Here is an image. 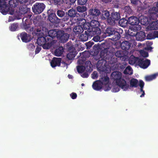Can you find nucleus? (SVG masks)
<instances>
[{
    "instance_id": "nucleus-1",
    "label": "nucleus",
    "mask_w": 158,
    "mask_h": 158,
    "mask_svg": "<svg viewBox=\"0 0 158 158\" xmlns=\"http://www.w3.org/2000/svg\"><path fill=\"white\" fill-rule=\"evenodd\" d=\"M112 78L115 81L116 83L124 91L127 90L129 85L127 84L126 81L122 78V74L119 71H114L111 74Z\"/></svg>"
},
{
    "instance_id": "nucleus-2",
    "label": "nucleus",
    "mask_w": 158,
    "mask_h": 158,
    "mask_svg": "<svg viewBox=\"0 0 158 158\" xmlns=\"http://www.w3.org/2000/svg\"><path fill=\"white\" fill-rule=\"evenodd\" d=\"M119 30L117 29L114 27H108L105 30L103 37L112 36V39L113 40L117 41L119 40L121 35L119 31Z\"/></svg>"
},
{
    "instance_id": "nucleus-3",
    "label": "nucleus",
    "mask_w": 158,
    "mask_h": 158,
    "mask_svg": "<svg viewBox=\"0 0 158 158\" xmlns=\"http://www.w3.org/2000/svg\"><path fill=\"white\" fill-rule=\"evenodd\" d=\"M128 23L132 26L131 29L134 32L139 31L141 29V26L139 25V20L137 17L132 16L128 18Z\"/></svg>"
},
{
    "instance_id": "nucleus-4",
    "label": "nucleus",
    "mask_w": 158,
    "mask_h": 158,
    "mask_svg": "<svg viewBox=\"0 0 158 158\" xmlns=\"http://www.w3.org/2000/svg\"><path fill=\"white\" fill-rule=\"evenodd\" d=\"M48 37L46 36L39 37L37 40V44L40 46H42L44 49H47L50 48L52 44L49 41Z\"/></svg>"
},
{
    "instance_id": "nucleus-5",
    "label": "nucleus",
    "mask_w": 158,
    "mask_h": 158,
    "mask_svg": "<svg viewBox=\"0 0 158 158\" xmlns=\"http://www.w3.org/2000/svg\"><path fill=\"white\" fill-rule=\"evenodd\" d=\"M120 15L118 12H113L109 18L107 19V23L111 25H115L116 21L119 20L120 19Z\"/></svg>"
},
{
    "instance_id": "nucleus-6",
    "label": "nucleus",
    "mask_w": 158,
    "mask_h": 158,
    "mask_svg": "<svg viewBox=\"0 0 158 158\" xmlns=\"http://www.w3.org/2000/svg\"><path fill=\"white\" fill-rule=\"evenodd\" d=\"M112 54L109 52H107L105 53L104 51H102L101 52L100 56L103 59L106 60H108V62L110 64H113L115 63L116 61V59L112 56Z\"/></svg>"
},
{
    "instance_id": "nucleus-7",
    "label": "nucleus",
    "mask_w": 158,
    "mask_h": 158,
    "mask_svg": "<svg viewBox=\"0 0 158 158\" xmlns=\"http://www.w3.org/2000/svg\"><path fill=\"white\" fill-rule=\"evenodd\" d=\"M45 7L43 3L36 2L32 7V11L36 14H40L43 11Z\"/></svg>"
},
{
    "instance_id": "nucleus-8",
    "label": "nucleus",
    "mask_w": 158,
    "mask_h": 158,
    "mask_svg": "<svg viewBox=\"0 0 158 158\" xmlns=\"http://www.w3.org/2000/svg\"><path fill=\"white\" fill-rule=\"evenodd\" d=\"M58 32L57 39L60 40L61 43L66 42L69 37V35L62 30H60Z\"/></svg>"
},
{
    "instance_id": "nucleus-9",
    "label": "nucleus",
    "mask_w": 158,
    "mask_h": 158,
    "mask_svg": "<svg viewBox=\"0 0 158 158\" xmlns=\"http://www.w3.org/2000/svg\"><path fill=\"white\" fill-rule=\"evenodd\" d=\"M0 0V11L3 15H6L9 10V8L6 4V1Z\"/></svg>"
},
{
    "instance_id": "nucleus-10",
    "label": "nucleus",
    "mask_w": 158,
    "mask_h": 158,
    "mask_svg": "<svg viewBox=\"0 0 158 158\" xmlns=\"http://www.w3.org/2000/svg\"><path fill=\"white\" fill-rule=\"evenodd\" d=\"M138 65L140 67L145 69L147 68L150 64V60L148 59H139L138 61Z\"/></svg>"
},
{
    "instance_id": "nucleus-11",
    "label": "nucleus",
    "mask_w": 158,
    "mask_h": 158,
    "mask_svg": "<svg viewBox=\"0 0 158 158\" xmlns=\"http://www.w3.org/2000/svg\"><path fill=\"white\" fill-rule=\"evenodd\" d=\"M107 61L102 57L99 59L97 64L96 66L98 69L99 71H104L106 67Z\"/></svg>"
},
{
    "instance_id": "nucleus-12",
    "label": "nucleus",
    "mask_w": 158,
    "mask_h": 158,
    "mask_svg": "<svg viewBox=\"0 0 158 158\" xmlns=\"http://www.w3.org/2000/svg\"><path fill=\"white\" fill-rule=\"evenodd\" d=\"M77 15L78 14L77 13L75 10L71 9L68 11V15L66 14L64 17L61 20L62 21L66 22L69 19V17H74L76 16L77 17Z\"/></svg>"
},
{
    "instance_id": "nucleus-13",
    "label": "nucleus",
    "mask_w": 158,
    "mask_h": 158,
    "mask_svg": "<svg viewBox=\"0 0 158 158\" xmlns=\"http://www.w3.org/2000/svg\"><path fill=\"white\" fill-rule=\"evenodd\" d=\"M84 29H87V28H86L85 29V27H84ZM88 31H89L90 35L92 37L96 35H100L101 33V30L99 27H93V28L89 27L88 28Z\"/></svg>"
},
{
    "instance_id": "nucleus-14",
    "label": "nucleus",
    "mask_w": 158,
    "mask_h": 158,
    "mask_svg": "<svg viewBox=\"0 0 158 158\" xmlns=\"http://www.w3.org/2000/svg\"><path fill=\"white\" fill-rule=\"evenodd\" d=\"M60 30L57 31L56 30H52L49 31L48 32V35L46 36V37H48V39H49V41L51 43L53 39L56 37L57 39L58 36V32Z\"/></svg>"
},
{
    "instance_id": "nucleus-15",
    "label": "nucleus",
    "mask_w": 158,
    "mask_h": 158,
    "mask_svg": "<svg viewBox=\"0 0 158 158\" xmlns=\"http://www.w3.org/2000/svg\"><path fill=\"white\" fill-rule=\"evenodd\" d=\"M101 13L99 10L97 9H91L88 12L89 15L93 19L98 18Z\"/></svg>"
},
{
    "instance_id": "nucleus-16",
    "label": "nucleus",
    "mask_w": 158,
    "mask_h": 158,
    "mask_svg": "<svg viewBox=\"0 0 158 158\" xmlns=\"http://www.w3.org/2000/svg\"><path fill=\"white\" fill-rule=\"evenodd\" d=\"M49 21L53 23H58L61 22V19L58 18L55 13L50 14L48 17Z\"/></svg>"
},
{
    "instance_id": "nucleus-17",
    "label": "nucleus",
    "mask_w": 158,
    "mask_h": 158,
    "mask_svg": "<svg viewBox=\"0 0 158 158\" xmlns=\"http://www.w3.org/2000/svg\"><path fill=\"white\" fill-rule=\"evenodd\" d=\"M61 61V58L54 57L50 62L52 68L60 66Z\"/></svg>"
},
{
    "instance_id": "nucleus-18",
    "label": "nucleus",
    "mask_w": 158,
    "mask_h": 158,
    "mask_svg": "<svg viewBox=\"0 0 158 158\" xmlns=\"http://www.w3.org/2000/svg\"><path fill=\"white\" fill-rule=\"evenodd\" d=\"M18 36L21 38L23 42L28 43L31 40L29 35L25 32L21 33Z\"/></svg>"
},
{
    "instance_id": "nucleus-19",
    "label": "nucleus",
    "mask_w": 158,
    "mask_h": 158,
    "mask_svg": "<svg viewBox=\"0 0 158 158\" xmlns=\"http://www.w3.org/2000/svg\"><path fill=\"white\" fill-rule=\"evenodd\" d=\"M131 44L129 41L124 40L121 43V47L123 50L127 51L131 48Z\"/></svg>"
},
{
    "instance_id": "nucleus-20",
    "label": "nucleus",
    "mask_w": 158,
    "mask_h": 158,
    "mask_svg": "<svg viewBox=\"0 0 158 158\" xmlns=\"http://www.w3.org/2000/svg\"><path fill=\"white\" fill-rule=\"evenodd\" d=\"M91 36L90 35L89 31H85L84 33L81 34L80 37V38L82 41H86L89 38H91Z\"/></svg>"
},
{
    "instance_id": "nucleus-21",
    "label": "nucleus",
    "mask_w": 158,
    "mask_h": 158,
    "mask_svg": "<svg viewBox=\"0 0 158 158\" xmlns=\"http://www.w3.org/2000/svg\"><path fill=\"white\" fill-rule=\"evenodd\" d=\"M76 52H69L67 55L66 59V62H67V61L69 63V60H71L73 59L74 58L76 55ZM71 61L68 64H69ZM67 65H68L67 63H64Z\"/></svg>"
},
{
    "instance_id": "nucleus-22",
    "label": "nucleus",
    "mask_w": 158,
    "mask_h": 158,
    "mask_svg": "<svg viewBox=\"0 0 158 158\" xmlns=\"http://www.w3.org/2000/svg\"><path fill=\"white\" fill-rule=\"evenodd\" d=\"M146 35L144 32L140 31L137 33L136 35V38L137 40L142 41L145 39Z\"/></svg>"
},
{
    "instance_id": "nucleus-23",
    "label": "nucleus",
    "mask_w": 158,
    "mask_h": 158,
    "mask_svg": "<svg viewBox=\"0 0 158 158\" xmlns=\"http://www.w3.org/2000/svg\"><path fill=\"white\" fill-rule=\"evenodd\" d=\"M102 85L99 81L94 82L92 85L93 88L94 89L97 91L100 90L102 88Z\"/></svg>"
},
{
    "instance_id": "nucleus-24",
    "label": "nucleus",
    "mask_w": 158,
    "mask_h": 158,
    "mask_svg": "<svg viewBox=\"0 0 158 158\" xmlns=\"http://www.w3.org/2000/svg\"><path fill=\"white\" fill-rule=\"evenodd\" d=\"M100 17L101 19L103 20H105L107 19H107H108L110 17V14L109 11L106 10H104L102 12V13H101Z\"/></svg>"
},
{
    "instance_id": "nucleus-25",
    "label": "nucleus",
    "mask_w": 158,
    "mask_h": 158,
    "mask_svg": "<svg viewBox=\"0 0 158 158\" xmlns=\"http://www.w3.org/2000/svg\"><path fill=\"white\" fill-rule=\"evenodd\" d=\"M85 70L87 72L90 73L93 70L92 65L90 61H87L85 64Z\"/></svg>"
},
{
    "instance_id": "nucleus-26",
    "label": "nucleus",
    "mask_w": 158,
    "mask_h": 158,
    "mask_svg": "<svg viewBox=\"0 0 158 158\" xmlns=\"http://www.w3.org/2000/svg\"><path fill=\"white\" fill-rule=\"evenodd\" d=\"M73 31L76 35H79L83 32L84 29L81 26H77L74 28Z\"/></svg>"
},
{
    "instance_id": "nucleus-27",
    "label": "nucleus",
    "mask_w": 158,
    "mask_h": 158,
    "mask_svg": "<svg viewBox=\"0 0 158 158\" xmlns=\"http://www.w3.org/2000/svg\"><path fill=\"white\" fill-rule=\"evenodd\" d=\"M109 78L106 75L104 77H101L99 81H100L102 85H106L109 83Z\"/></svg>"
},
{
    "instance_id": "nucleus-28",
    "label": "nucleus",
    "mask_w": 158,
    "mask_h": 158,
    "mask_svg": "<svg viewBox=\"0 0 158 158\" xmlns=\"http://www.w3.org/2000/svg\"><path fill=\"white\" fill-rule=\"evenodd\" d=\"M64 52V48L62 47H60L56 49L54 53L56 56H61Z\"/></svg>"
},
{
    "instance_id": "nucleus-29",
    "label": "nucleus",
    "mask_w": 158,
    "mask_h": 158,
    "mask_svg": "<svg viewBox=\"0 0 158 158\" xmlns=\"http://www.w3.org/2000/svg\"><path fill=\"white\" fill-rule=\"evenodd\" d=\"M19 3L18 0H10L9 1V4L11 8H15L18 5Z\"/></svg>"
},
{
    "instance_id": "nucleus-30",
    "label": "nucleus",
    "mask_w": 158,
    "mask_h": 158,
    "mask_svg": "<svg viewBox=\"0 0 158 158\" xmlns=\"http://www.w3.org/2000/svg\"><path fill=\"white\" fill-rule=\"evenodd\" d=\"M138 84V81L136 79L132 78L130 81V86L131 87H137Z\"/></svg>"
},
{
    "instance_id": "nucleus-31",
    "label": "nucleus",
    "mask_w": 158,
    "mask_h": 158,
    "mask_svg": "<svg viewBox=\"0 0 158 158\" xmlns=\"http://www.w3.org/2000/svg\"><path fill=\"white\" fill-rule=\"evenodd\" d=\"M118 23L121 26L126 27L127 26V23H128V19L127 20L124 18L122 19L119 21Z\"/></svg>"
},
{
    "instance_id": "nucleus-32",
    "label": "nucleus",
    "mask_w": 158,
    "mask_h": 158,
    "mask_svg": "<svg viewBox=\"0 0 158 158\" xmlns=\"http://www.w3.org/2000/svg\"><path fill=\"white\" fill-rule=\"evenodd\" d=\"M99 23L97 20H92L90 22L89 25L90 26L89 27L93 28V27H98L99 26Z\"/></svg>"
},
{
    "instance_id": "nucleus-33",
    "label": "nucleus",
    "mask_w": 158,
    "mask_h": 158,
    "mask_svg": "<svg viewBox=\"0 0 158 158\" xmlns=\"http://www.w3.org/2000/svg\"><path fill=\"white\" fill-rule=\"evenodd\" d=\"M29 20L26 19L24 21V23L23 24V27L25 30L27 32L29 31H31V27L29 26V24L27 23V21Z\"/></svg>"
},
{
    "instance_id": "nucleus-34",
    "label": "nucleus",
    "mask_w": 158,
    "mask_h": 158,
    "mask_svg": "<svg viewBox=\"0 0 158 158\" xmlns=\"http://www.w3.org/2000/svg\"><path fill=\"white\" fill-rule=\"evenodd\" d=\"M147 37L148 39H153L156 38H158V31H155L152 34H148Z\"/></svg>"
},
{
    "instance_id": "nucleus-35",
    "label": "nucleus",
    "mask_w": 158,
    "mask_h": 158,
    "mask_svg": "<svg viewBox=\"0 0 158 158\" xmlns=\"http://www.w3.org/2000/svg\"><path fill=\"white\" fill-rule=\"evenodd\" d=\"M56 14L59 18H62V19L65 16V11L61 10H58L56 12Z\"/></svg>"
},
{
    "instance_id": "nucleus-36",
    "label": "nucleus",
    "mask_w": 158,
    "mask_h": 158,
    "mask_svg": "<svg viewBox=\"0 0 158 158\" xmlns=\"http://www.w3.org/2000/svg\"><path fill=\"white\" fill-rule=\"evenodd\" d=\"M158 75V74H157L155 73L149 76H147L145 77V80L147 81H150L155 79Z\"/></svg>"
},
{
    "instance_id": "nucleus-37",
    "label": "nucleus",
    "mask_w": 158,
    "mask_h": 158,
    "mask_svg": "<svg viewBox=\"0 0 158 158\" xmlns=\"http://www.w3.org/2000/svg\"><path fill=\"white\" fill-rule=\"evenodd\" d=\"M19 13L21 14H24L27 13V10L26 6H20L19 10Z\"/></svg>"
},
{
    "instance_id": "nucleus-38",
    "label": "nucleus",
    "mask_w": 158,
    "mask_h": 158,
    "mask_svg": "<svg viewBox=\"0 0 158 158\" xmlns=\"http://www.w3.org/2000/svg\"><path fill=\"white\" fill-rule=\"evenodd\" d=\"M18 27V24L15 23L11 24L10 26L9 27V28L11 31H16Z\"/></svg>"
},
{
    "instance_id": "nucleus-39",
    "label": "nucleus",
    "mask_w": 158,
    "mask_h": 158,
    "mask_svg": "<svg viewBox=\"0 0 158 158\" xmlns=\"http://www.w3.org/2000/svg\"><path fill=\"white\" fill-rule=\"evenodd\" d=\"M77 11L79 12H84L87 10V8L84 6H78L77 7Z\"/></svg>"
},
{
    "instance_id": "nucleus-40",
    "label": "nucleus",
    "mask_w": 158,
    "mask_h": 158,
    "mask_svg": "<svg viewBox=\"0 0 158 158\" xmlns=\"http://www.w3.org/2000/svg\"><path fill=\"white\" fill-rule=\"evenodd\" d=\"M136 59H139L138 58L135 57L134 56H131L129 60V64H135L136 62Z\"/></svg>"
},
{
    "instance_id": "nucleus-41",
    "label": "nucleus",
    "mask_w": 158,
    "mask_h": 158,
    "mask_svg": "<svg viewBox=\"0 0 158 158\" xmlns=\"http://www.w3.org/2000/svg\"><path fill=\"white\" fill-rule=\"evenodd\" d=\"M85 67L83 66H78L77 67V69L79 73H83L85 70Z\"/></svg>"
},
{
    "instance_id": "nucleus-42",
    "label": "nucleus",
    "mask_w": 158,
    "mask_h": 158,
    "mask_svg": "<svg viewBox=\"0 0 158 158\" xmlns=\"http://www.w3.org/2000/svg\"><path fill=\"white\" fill-rule=\"evenodd\" d=\"M115 56L118 57H121L123 56V52L122 50L117 51L115 53Z\"/></svg>"
},
{
    "instance_id": "nucleus-43",
    "label": "nucleus",
    "mask_w": 158,
    "mask_h": 158,
    "mask_svg": "<svg viewBox=\"0 0 158 158\" xmlns=\"http://www.w3.org/2000/svg\"><path fill=\"white\" fill-rule=\"evenodd\" d=\"M55 5H60L63 3H65V0H53Z\"/></svg>"
},
{
    "instance_id": "nucleus-44",
    "label": "nucleus",
    "mask_w": 158,
    "mask_h": 158,
    "mask_svg": "<svg viewBox=\"0 0 158 158\" xmlns=\"http://www.w3.org/2000/svg\"><path fill=\"white\" fill-rule=\"evenodd\" d=\"M93 38V40L94 41L97 42L98 41L101 42L102 40L101 39L100 35H96Z\"/></svg>"
},
{
    "instance_id": "nucleus-45",
    "label": "nucleus",
    "mask_w": 158,
    "mask_h": 158,
    "mask_svg": "<svg viewBox=\"0 0 158 158\" xmlns=\"http://www.w3.org/2000/svg\"><path fill=\"white\" fill-rule=\"evenodd\" d=\"M124 10L125 12L128 14L131 13V9L130 6H125L124 8Z\"/></svg>"
},
{
    "instance_id": "nucleus-46",
    "label": "nucleus",
    "mask_w": 158,
    "mask_h": 158,
    "mask_svg": "<svg viewBox=\"0 0 158 158\" xmlns=\"http://www.w3.org/2000/svg\"><path fill=\"white\" fill-rule=\"evenodd\" d=\"M140 53L141 55L144 57H147L148 56V53L143 50H140Z\"/></svg>"
},
{
    "instance_id": "nucleus-47",
    "label": "nucleus",
    "mask_w": 158,
    "mask_h": 158,
    "mask_svg": "<svg viewBox=\"0 0 158 158\" xmlns=\"http://www.w3.org/2000/svg\"><path fill=\"white\" fill-rule=\"evenodd\" d=\"M27 46L28 49L30 51L34 50L35 47L34 44H29L27 45Z\"/></svg>"
},
{
    "instance_id": "nucleus-48",
    "label": "nucleus",
    "mask_w": 158,
    "mask_h": 158,
    "mask_svg": "<svg viewBox=\"0 0 158 158\" xmlns=\"http://www.w3.org/2000/svg\"><path fill=\"white\" fill-rule=\"evenodd\" d=\"M87 0H77V3L80 5H83L86 4Z\"/></svg>"
},
{
    "instance_id": "nucleus-49",
    "label": "nucleus",
    "mask_w": 158,
    "mask_h": 158,
    "mask_svg": "<svg viewBox=\"0 0 158 158\" xmlns=\"http://www.w3.org/2000/svg\"><path fill=\"white\" fill-rule=\"evenodd\" d=\"M76 0H65V3L68 4L69 5L73 4L75 2Z\"/></svg>"
},
{
    "instance_id": "nucleus-50",
    "label": "nucleus",
    "mask_w": 158,
    "mask_h": 158,
    "mask_svg": "<svg viewBox=\"0 0 158 158\" xmlns=\"http://www.w3.org/2000/svg\"><path fill=\"white\" fill-rule=\"evenodd\" d=\"M127 71H128L129 72L132 71V69L130 66H127L126 68L124 71V73L125 74H129V73L127 72Z\"/></svg>"
},
{
    "instance_id": "nucleus-51",
    "label": "nucleus",
    "mask_w": 158,
    "mask_h": 158,
    "mask_svg": "<svg viewBox=\"0 0 158 158\" xmlns=\"http://www.w3.org/2000/svg\"><path fill=\"white\" fill-rule=\"evenodd\" d=\"M148 20L147 18H145V19H141V20L140 21L141 23V24L143 25H145L148 22Z\"/></svg>"
},
{
    "instance_id": "nucleus-52",
    "label": "nucleus",
    "mask_w": 158,
    "mask_h": 158,
    "mask_svg": "<svg viewBox=\"0 0 158 158\" xmlns=\"http://www.w3.org/2000/svg\"><path fill=\"white\" fill-rule=\"evenodd\" d=\"M70 96L72 99H74L77 98V95L76 93L73 92L70 94Z\"/></svg>"
},
{
    "instance_id": "nucleus-53",
    "label": "nucleus",
    "mask_w": 158,
    "mask_h": 158,
    "mask_svg": "<svg viewBox=\"0 0 158 158\" xmlns=\"http://www.w3.org/2000/svg\"><path fill=\"white\" fill-rule=\"evenodd\" d=\"M41 49V48L40 47L37 46L35 51V54L38 53L40 52Z\"/></svg>"
},
{
    "instance_id": "nucleus-54",
    "label": "nucleus",
    "mask_w": 158,
    "mask_h": 158,
    "mask_svg": "<svg viewBox=\"0 0 158 158\" xmlns=\"http://www.w3.org/2000/svg\"><path fill=\"white\" fill-rule=\"evenodd\" d=\"M153 25L154 26V27H153L154 29H158V21L154 22L153 23Z\"/></svg>"
},
{
    "instance_id": "nucleus-55",
    "label": "nucleus",
    "mask_w": 158,
    "mask_h": 158,
    "mask_svg": "<svg viewBox=\"0 0 158 158\" xmlns=\"http://www.w3.org/2000/svg\"><path fill=\"white\" fill-rule=\"evenodd\" d=\"M139 86L140 87H143L144 85V83L142 80L139 81Z\"/></svg>"
},
{
    "instance_id": "nucleus-56",
    "label": "nucleus",
    "mask_w": 158,
    "mask_h": 158,
    "mask_svg": "<svg viewBox=\"0 0 158 158\" xmlns=\"http://www.w3.org/2000/svg\"><path fill=\"white\" fill-rule=\"evenodd\" d=\"M135 32H136V33H133L132 32H130V31H129L128 32V35L130 36H131V37L135 36L136 37V35L137 34L136 31Z\"/></svg>"
},
{
    "instance_id": "nucleus-57",
    "label": "nucleus",
    "mask_w": 158,
    "mask_h": 158,
    "mask_svg": "<svg viewBox=\"0 0 158 158\" xmlns=\"http://www.w3.org/2000/svg\"><path fill=\"white\" fill-rule=\"evenodd\" d=\"M81 76L84 78H87L88 77L89 75L87 73L85 72L81 75Z\"/></svg>"
},
{
    "instance_id": "nucleus-58",
    "label": "nucleus",
    "mask_w": 158,
    "mask_h": 158,
    "mask_svg": "<svg viewBox=\"0 0 158 158\" xmlns=\"http://www.w3.org/2000/svg\"><path fill=\"white\" fill-rule=\"evenodd\" d=\"M143 87H140V92H142V94L140 96V97H143L144 96L145 94L144 91L143 90Z\"/></svg>"
},
{
    "instance_id": "nucleus-59",
    "label": "nucleus",
    "mask_w": 158,
    "mask_h": 158,
    "mask_svg": "<svg viewBox=\"0 0 158 158\" xmlns=\"http://www.w3.org/2000/svg\"><path fill=\"white\" fill-rule=\"evenodd\" d=\"M131 3L134 5H137L138 3V0H130Z\"/></svg>"
},
{
    "instance_id": "nucleus-60",
    "label": "nucleus",
    "mask_w": 158,
    "mask_h": 158,
    "mask_svg": "<svg viewBox=\"0 0 158 158\" xmlns=\"http://www.w3.org/2000/svg\"><path fill=\"white\" fill-rule=\"evenodd\" d=\"M19 2L21 4H25L27 2L28 0H18Z\"/></svg>"
},
{
    "instance_id": "nucleus-61",
    "label": "nucleus",
    "mask_w": 158,
    "mask_h": 158,
    "mask_svg": "<svg viewBox=\"0 0 158 158\" xmlns=\"http://www.w3.org/2000/svg\"><path fill=\"white\" fill-rule=\"evenodd\" d=\"M151 15L154 16V18H153L152 17V19H155V18L156 19V18L158 17L156 13H153L151 14Z\"/></svg>"
},
{
    "instance_id": "nucleus-62",
    "label": "nucleus",
    "mask_w": 158,
    "mask_h": 158,
    "mask_svg": "<svg viewBox=\"0 0 158 158\" xmlns=\"http://www.w3.org/2000/svg\"><path fill=\"white\" fill-rule=\"evenodd\" d=\"M93 45L92 43L89 42L86 44V45L87 47L90 48Z\"/></svg>"
},
{
    "instance_id": "nucleus-63",
    "label": "nucleus",
    "mask_w": 158,
    "mask_h": 158,
    "mask_svg": "<svg viewBox=\"0 0 158 158\" xmlns=\"http://www.w3.org/2000/svg\"><path fill=\"white\" fill-rule=\"evenodd\" d=\"M152 10L156 12H158V8L157 6L153 7L152 8Z\"/></svg>"
},
{
    "instance_id": "nucleus-64",
    "label": "nucleus",
    "mask_w": 158,
    "mask_h": 158,
    "mask_svg": "<svg viewBox=\"0 0 158 158\" xmlns=\"http://www.w3.org/2000/svg\"><path fill=\"white\" fill-rule=\"evenodd\" d=\"M102 2L105 3H107L109 2H110L111 1V0H101Z\"/></svg>"
}]
</instances>
